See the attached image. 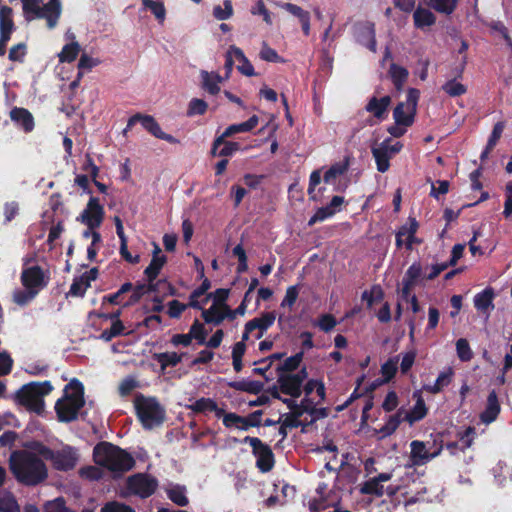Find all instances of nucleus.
I'll return each instance as SVG.
<instances>
[{
	"instance_id": "1",
	"label": "nucleus",
	"mask_w": 512,
	"mask_h": 512,
	"mask_svg": "<svg viewBox=\"0 0 512 512\" xmlns=\"http://www.w3.org/2000/svg\"><path fill=\"white\" fill-rule=\"evenodd\" d=\"M9 469L18 483L25 486H37L48 477L44 461L35 453L17 450L11 453Z\"/></svg>"
},
{
	"instance_id": "2",
	"label": "nucleus",
	"mask_w": 512,
	"mask_h": 512,
	"mask_svg": "<svg viewBox=\"0 0 512 512\" xmlns=\"http://www.w3.org/2000/svg\"><path fill=\"white\" fill-rule=\"evenodd\" d=\"M94 462L110 472L115 477H120L131 470L135 460L126 450L110 442H99L93 448Z\"/></svg>"
},
{
	"instance_id": "3",
	"label": "nucleus",
	"mask_w": 512,
	"mask_h": 512,
	"mask_svg": "<svg viewBox=\"0 0 512 512\" xmlns=\"http://www.w3.org/2000/svg\"><path fill=\"white\" fill-rule=\"evenodd\" d=\"M84 405V386L74 378L65 386L62 398L55 403L58 420L63 423L75 421Z\"/></svg>"
},
{
	"instance_id": "4",
	"label": "nucleus",
	"mask_w": 512,
	"mask_h": 512,
	"mask_svg": "<svg viewBox=\"0 0 512 512\" xmlns=\"http://www.w3.org/2000/svg\"><path fill=\"white\" fill-rule=\"evenodd\" d=\"M41 3L42 0H22L25 19L27 21L45 19L49 29L55 28L61 16V0H49L43 6Z\"/></svg>"
},
{
	"instance_id": "5",
	"label": "nucleus",
	"mask_w": 512,
	"mask_h": 512,
	"mask_svg": "<svg viewBox=\"0 0 512 512\" xmlns=\"http://www.w3.org/2000/svg\"><path fill=\"white\" fill-rule=\"evenodd\" d=\"M136 415L144 429L150 430L165 420V410L156 398L137 394L134 399Z\"/></svg>"
},
{
	"instance_id": "6",
	"label": "nucleus",
	"mask_w": 512,
	"mask_h": 512,
	"mask_svg": "<svg viewBox=\"0 0 512 512\" xmlns=\"http://www.w3.org/2000/svg\"><path fill=\"white\" fill-rule=\"evenodd\" d=\"M38 452L46 460L51 461L53 467L59 471L72 470L78 461L77 454L70 446L61 450H53L43 444H39Z\"/></svg>"
},
{
	"instance_id": "7",
	"label": "nucleus",
	"mask_w": 512,
	"mask_h": 512,
	"mask_svg": "<svg viewBox=\"0 0 512 512\" xmlns=\"http://www.w3.org/2000/svg\"><path fill=\"white\" fill-rule=\"evenodd\" d=\"M420 91L416 88H409L406 95V102H400L393 111L395 123L399 126L409 127L414 123Z\"/></svg>"
},
{
	"instance_id": "8",
	"label": "nucleus",
	"mask_w": 512,
	"mask_h": 512,
	"mask_svg": "<svg viewBox=\"0 0 512 512\" xmlns=\"http://www.w3.org/2000/svg\"><path fill=\"white\" fill-rule=\"evenodd\" d=\"M242 442L249 444L256 458V467L262 473L270 472L275 465V457L271 447L258 437L246 436Z\"/></svg>"
},
{
	"instance_id": "9",
	"label": "nucleus",
	"mask_w": 512,
	"mask_h": 512,
	"mask_svg": "<svg viewBox=\"0 0 512 512\" xmlns=\"http://www.w3.org/2000/svg\"><path fill=\"white\" fill-rule=\"evenodd\" d=\"M136 123H140L142 127L155 138L167 141L170 144L180 143L179 139L171 134L165 133L153 116L142 113H136L128 119L127 125L123 131L124 134L131 130Z\"/></svg>"
},
{
	"instance_id": "10",
	"label": "nucleus",
	"mask_w": 512,
	"mask_h": 512,
	"mask_svg": "<svg viewBox=\"0 0 512 512\" xmlns=\"http://www.w3.org/2000/svg\"><path fill=\"white\" fill-rule=\"evenodd\" d=\"M158 487L156 478L145 474L136 473L128 477L126 481V489L131 495L146 499L153 495Z\"/></svg>"
},
{
	"instance_id": "11",
	"label": "nucleus",
	"mask_w": 512,
	"mask_h": 512,
	"mask_svg": "<svg viewBox=\"0 0 512 512\" xmlns=\"http://www.w3.org/2000/svg\"><path fill=\"white\" fill-rule=\"evenodd\" d=\"M105 217L104 207L97 197L91 196L85 209L76 220L90 229H97L101 226Z\"/></svg>"
},
{
	"instance_id": "12",
	"label": "nucleus",
	"mask_w": 512,
	"mask_h": 512,
	"mask_svg": "<svg viewBox=\"0 0 512 512\" xmlns=\"http://www.w3.org/2000/svg\"><path fill=\"white\" fill-rule=\"evenodd\" d=\"M20 280L25 289H32L39 293L40 290L47 287L50 277L39 265H35L23 268Z\"/></svg>"
},
{
	"instance_id": "13",
	"label": "nucleus",
	"mask_w": 512,
	"mask_h": 512,
	"mask_svg": "<svg viewBox=\"0 0 512 512\" xmlns=\"http://www.w3.org/2000/svg\"><path fill=\"white\" fill-rule=\"evenodd\" d=\"M16 400L29 411L35 412L37 414H42L44 411V400L42 397L38 396L32 385H23L16 392Z\"/></svg>"
},
{
	"instance_id": "14",
	"label": "nucleus",
	"mask_w": 512,
	"mask_h": 512,
	"mask_svg": "<svg viewBox=\"0 0 512 512\" xmlns=\"http://www.w3.org/2000/svg\"><path fill=\"white\" fill-rule=\"evenodd\" d=\"M410 447V458L412 464L416 466H421L439 456L444 446L441 441L439 446L434 451H430V449L426 447V444L423 441L414 440L411 442Z\"/></svg>"
},
{
	"instance_id": "15",
	"label": "nucleus",
	"mask_w": 512,
	"mask_h": 512,
	"mask_svg": "<svg viewBox=\"0 0 512 512\" xmlns=\"http://www.w3.org/2000/svg\"><path fill=\"white\" fill-rule=\"evenodd\" d=\"M13 10L8 6H2L0 9V56L6 53V46L11 35L15 30V24L12 18Z\"/></svg>"
},
{
	"instance_id": "16",
	"label": "nucleus",
	"mask_w": 512,
	"mask_h": 512,
	"mask_svg": "<svg viewBox=\"0 0 512 512\" xmlns=\"http://www.w3.org/2000/svg\"><path fill=\"white\" fill-rule=\"evenodd\" d=\"M357 41L367 47L370 51L376 52L377 42L375 36V24L373 22H364L356 26Z\"/></svg>"
},
{
	"instance_id": "17",
	"label": "nucleus",
	"mask_w": 512,
	"mask_h": 512,
	"mask_svg": "<svg viewBox=\"0 0 512 512\" xmlns=\"http://www.w3.org/2000/svg\"><path fill=\"white\" fill-rule=\"evenodd\" d=\"M476 429L473 426H468L464 432L458 433L461 444L456 441L447 442L445 447L451 455H457L458 451L465 452L470 448L474 441Z\"/></svg>"
},
{
	"instance_id": "18",
	"label": "nucleus",
	"mask_w": 512,
	"mask_h": 512,
	"mask_svg": "<svg viewBox=\"0 0 512 512\" xmlns=\"http://www.w3.org/2000/svg\"><path fill=\"white\" fill-rule=\"evenodd\" d=\"M10 118L25 133H29L34 129V117L26 108L14 107L10 111Z\"/></svg>"
},
{
	"instance_id": "19",
	"label": "nucleus",
	"mask_w": 512,
	"mask_h": 512,
	"mask_svg": "<svg viewBox=\"0 0 512 512\" xmlns=\"http://www.w3.org/2000/svg\"><path fill=\"white\" fill-rule=\"evenodd\" d=\"M501 411V406L495 390H492L487 397L486 407L480 413L482 423L488 425L494 422Z\"/></svg>"
},
{
	"instance_id": "20",
	"label": "nucleus",
	"mask_w": 512,
	"mask_h": 512,
	"mask_svg": "<svg viewBox=\"0 0 512 512\" xmlns=\"http://www.w3.org/2000/svg\"><path fill=\"white\" fill-rule=\"evenodd\" d=\"M166 262L167 257L161 254L160 247L156 243H154L151 262L144 270V274L147 280L150 282L154 281L158 277L162 267L165 265Z\"/></svg>"
},
{
	"instance_id": "21",
	"label": "nucleus",
	"mask_w": 512,
	"mask_h": 512,
	"mask_svg": "<svg viewBox=\"0 0 512 512\" xmlns=\"http://www.w3.org/2000/svg\"><path fill=\"white\" fill-rule=\"evenodd\" d=\"M436 15L429 9L418 6L413 12V23L416 29L426 31L436 24Z\"/></svg>"
},
{
	"instance_id": "22",
	"label": "nucleus",
	"mask_w": 512,
	"mask_h": 512,
	"mask_svg": "<svg viewBox=\"0 0 512 512\" xmlns=\"http://www.w3.org/2000/svg\"><path fill=\"white\" fill-rule=\"evenodd\" d=\"M278 383L281 393L292 398H298L302 393V384L292 374H279Z\"/></svg>"
},
{
	"instance_id": "23",
	"label": "nucleus",
	"mask_w": 512,
	"mask_h": 512,
	"mask_svg": "<svg viewBox=\"0 0 512 512\" xmlns=\"http://www.w3.org/2000/svg\"><path fill=\"white\" fill-rule=\"evenodd\" d=\"M391 103V97L386 95L382 98L372 97L366 104V111L373 114L379 120L387 117V109Z\"/></svg>"
},
{
	"instance_id": "24",
	"label": "nucleus",
	"mask_w": 512,
	"mask_h": 512,
	"mask_svg": "<svg viewBox=\"0 0 512 512\" xmlns=\"http://www.w3.org/2000/svg\"><path fill=\"white\" fill-rule=\"evenodd\" d=\"M276 315L274 312H265L262 313L260 317L253 318L248 321V329L256 330L258 329V333L255 335L256 339H260L263 337L264 332L267 331L275 322Z\"/></svg>"
},
{
	"instance_id": "25",
	"label": "nucleus",
	"mask_w": 512,
	"mask_h": 512,
	"mask_svg": "<svg viewBox=\"0 0 512 512\" xmlns=\"http://www.w3.org/2000/svg\"><path fill=\"white\" fill-rule=\"evenodd\" d=\"M282 7L299 19L304 35L308 36L310 34V13L293 3H285Z\"/></svg>"
},
{
	"instance_id": "26",
	"label": "nucleus",
	"mask_w": 512,
	"mask_h": 512,
	"mask_svg": "<svg viewBox=\"0 0 512 512\" xmlns=\"http://www.w3.org/2000/svg\"><path fill=\"white\" fill-rule=\"evenodd\" d=\"M494 290L491 287H487L482 292L478 293L474 297V306L478 311L486 312L490 308H494Z\"/></svg>"
},
{
	"instance_id": "27",
	"label": "nucleus",
	"mask_w": 512,
	"mask_h": 512,
	"mask_svg": "<svg viewBox=\"0 0 512 512\" xmlns=\"http://www.w3.org/2000/svg\"><path fill=\"white\" fill-rule=\"evenodd\" d=\"M388 74L396 90H402L409 76L408 70L396 63H391Z\"/></svg>"
},
{
	"instance_id": "28",
	"label": "nucleus",
	"mask_w": 512,
	"mask_h": 512,
	"mask_svg": "<svg viewBox=\"0 0 512 512\" xmlns=\"http://www.w3.org/2000/svg\"><path fill=\"white\" fill-rule=\"evenodd\" d=\"M229 386L236 391L247 392L255 395L261 393L264 388V384L262 382L247 379L230 382Z\"/></svg>"
},
{
	"instance_id": "29",
	"label": "nucleus",
	"mask_w": 512,
	"mask_h": 512,
	"mask_svg": "<svg viewBox=\"0 0 512 512\" xmlns=\"http://www.w3.org/2000/svg\"><path fill=\"white\" fill-rule=\"evenodd\" d=\"M232 52H234L235 59L239 62L237 70L244 76L252 77L255 76V70L249 59L245 56L242 49L232 45Z\"/></svg>"
},
{
	"instance_id": "30",
	"label": "nucleus",
	"mask_w": 512,
	"mask_h": 512,
	"mask_svg": "<svg viewBox=\"0 0 512 512\" xmlns=\"http://www.w3.org/2000/svg\"><path fill=\"white\" fill-rule=\"evenodd\" d=\"M215 310V307H210L207 310H203L202 317L206 323H212L214 325H220L224 319H228L230 321L234 320L236 318V312L235 310H232L228 305H224L223 308H221L222 313H218L217 318H210L208 314H211Z\"/></svg>"
},
{
	"instance_id": "31",
	"label": "nucleus",
	"mask_w": 512,
	"mask_h": 512,
	"mask_svg": "<svg viewBox=\"0 0 512 512\" xmlns=\"http://www.w3.org/2000/svg\"><path fill=\"white\" fill-rule=\"evenodd\" d=\"M371 152L375 159L377 170L381 173L386 172L390 168V159L392 157L390 153L386 152V146L372 147Z\"/></svg>"
},
{
	"instance_id": "32",
	"label": "nucleus",
	"mask_w": 512,
	"mask_h": 512,
	"mask_svg": "<svg viewBox=\"0 0 512 512\" xmlns=\"http://www.w3.org/2000/svg\"><path fill=\"white\" fill-rule=\"evenodd\" d=\"M185 355V353L178 354L176 352H162L155 353L153 358L160 364L161 370L164 371L167 367L177 366Z\"/></svg>"
},
{
	"instance_id": "33",
	"label": "nucleus",
	"mask_w": 512,
	"mask_h": 512,
	"mask_svg": "<svg viewBox=\"0 0 512 512\" xmlns=\"http://www.w3.org/2000/svg\"><path fill=\"white\" fill-rule=\"evenodd\" d=\"M223 80L224 78L217 73L202 72V87L211 95H216L220 92L219 84Z\"/></svg>"
},
{
	"instance_id": "34",
	"label": "nucleus",
	"mask_w": 512,
	"mask_h": 512,
	"mask_svg": "<svg viewBox=\"0 0 512 512\" xmlns=\"http://www.w3.org/2000/svg\"><path fill=\"white\" fill-rule=\"evenodd\" d=\"M427 413L428 409L424 399L419 395L411 411L405 413L404 419L410 424H413L425 418Z\"/></svg>"
},
{
	"instance_id": "35",
	"label": "nucleus",
	"mask_w": 512,
	"mask_h": 512,
	"mask_svg": "<svg viewBox=\"0 0 512 512\" xmlns=\"http://www.w3.org/2000/svg\"><path fill=\"white\" fill-rule=\"evenodd\" d=\"M403 410H398L395 414L390 415L386 421V423L378 430V433L381 434V437H387L392 435L402 421H404Z\"/></svg>"
},
{
	"instance_id": "36",
	"label": "nucleus",
	"mask_w": 512,
	"mask_h": 512,
	"mask_svg": "<svg viewBox=\"0 0 512 512\" xmlns=\"http://www.w3.org/2000/svg\"><path fill=\"white\" fill-rule=\"evenodd\" d=\"M453 375V369L448 368L447 371H443L438 375L433 385L425 386L424 389L431 394H438L451 383Z\"/></svg>"
},
{
	"instance_id": "37",
	"label": "nucleus",
	"mask_w": 512,
	"mask_h": 512,
	"mask_svg": "<svg viewBox=\"0 0 512 512\" xmlns=\"http://www.w3.org/2000/svg\"><path fill=\"white\" fill-rule=\"evenodd\" d=\"M259 122V118L257 115H252L247 121L238 123V124H232L228 126L225 129V136H233L237 133H245L250 132L253 130Z\"/></svg>"
},
{
	"instance_id": "38",
	"label": "nucleus",
	"mask_w": 512,
	"mask_h": 512,
	"mask_svg": "<svg viewBox=\"0 0 512 512\" xmlns=\"http://www.w3.org/2000/svg\"><path fill=\"white\" fill-rule=\"evenodd\" d=\"M428 7L438 13L451 15L457 8L458 0H424Z\"/></svg>"
},
{
	"instance_id": "39",
	"label": "nucleus",
	"mask_w": 512,
	"mask_h": 512,
	"mask_svg": "<svg viewBox=\"0 0 512 512\" xmlns=\"http://www.w3.org/2000/svg\"><path fill=\"white\" fill-rule=\"evenodd\" d=\"M348 169L349 158L347 157L341 162L332 164L330 168L325 172L323 180L325 183H333L338 176L345 174Z\"/></svg>"
},
{
	"instance_id": "40",
	"label": "nucleus",
	"mask_w": 512,
	"mask_h": 512,
	"mask_svg": "<svg viewBox=\"0 0 512 512\" xmlns=\"http://www.w3.org/2000/svg\"><path fill=\"white\" fill-rule=\"evenodd\" d=\"M211 287V282L208 278H204L201 285L194 289L189 295V307L197 310H205L202 304L199 302V298L204 295Z\"/></svg>"
},
{
	"instance_id": "41",
	"label": "nucleus",
	"mask_w": 512,
	"mask_h": 512,
	"mask_svg": "<svg viewBox=\"0 0 512 512\" xmlns=\"http://www.w3.org/2000/svg\"><path fill=\"white\" fill-rule=\"evenodd\" d=\"M384 296L382 287L379 284H374L370 290L363 291L361 299L366 302L367 308L371 309L375 303L381 302Z\"/></svg>"
},
{
	"instance_id": "42",
	"label": "nucleus",
	"mask_w": 512,
	"mask_h": 512,
	"mask_svg": "<svg viewBox=\"0 0 512 512\" xmlns=\"http://www.w3.org/2000/svg\"><path fill=\"white\" fill-rule=\"evenodd\" d=\"M303 404H304V407H302L303 414L308 413L311 416H313V418L309 421V424H313L318 419L328 417V409L325 407L317 408L315 406L313 400H311L310 398L305 397L303 399Z\"/></svg>"
},
{
	"instance_id": "43",
	"label": "nucleus",
	"mask_w": 512,
	"mask_h": 512,
	"mask_svg": "<svg viewBox=\"0 0 512 512\" xmlns=\"http://www.w3.org/2000/svg\"><path fill=\"white\" fill-rule=\"evenodd\" d=\"M304 352L300 351L288 357L281 365L277 367L279 374H292L291 372L297 370L303 360Z\"/></svg>"
},
{
	"instance_id": "44",
	"label": "nucleus",
	"mask_w": 512,
	"mask_h": 512,
	"mask_svg": "<svg viewBox=\"0 0 512 512\" xmlns=\"http://www.w3.org/2000/svg\"><path fill=\"white\" fill-rule=\"evenodd\" d=\"M167 497L176 505L185 507L189 504L185 486L175 485L167 490Z\"/></svg>"
},
{
	"instance_id": "45",
	"label": "nucleus",
	"mask_w": 512,
	"mask_h": 512,
	"mask_svg": "<svg viewBox=\"0 0 512 512\" xmlns=\"http://www.w3.org/2000/svg\"><path fill=\"white\" fill-rule=\"evenodd\" d=\"M80 45L78 42L73 41L71 43H68L64 45L61 52L58 54L59 62L60 63H71L74 60H76L79 52H80Z\"/></svg>"
},
{
	"instance_id": "46",
	"label": "nucleus",
	"mask_w": 512,
	"mask_h": 512,
	"mask_svg": "<svg viewBox=\"0 0 512 512\" xmlns=\"http://www.w3.org/2000/svg\"><path fill=\"white\" fill-rule=\"evenodd\" d=\"M363 495H373L376 497H382L385 493L384 487L374 477L365 481L359 489Z\"/></svg>"
},
{
	"instance_id": "47",
	"label": "nucleus",
	"mask_w": 512,
	"mask_h": 512,
	"mask_svg": "<svg viewBox=\"0 0 512 512\" xmlns=\"http://www.w3.org/2000/svg\"><path fill=\"white\" fill-rule=\"evenodd\" d=\"M194 413H206L216 410V402L211 398H199L194 403L187 406Z\"/></svg>"
},
{
	"instance_id": "48",
	"label": "nucleus",
	"mask_w": 512,
	"mask_h": 512,
	"mask_svg": "<svg viewBox=\"0 0 512 512\" xmlns=\"http://www.w3.org/2000/svg\"><path fill=\"white\" fill-rule=\"evenodd\" d=\"M142 4L149 9L159 23H163L166 17V9L164 3L154 0H142Z\"/></svg>"
},
{
	"instance_id": "49",
	"label": "nucleus",
	"mask_w": 512,
	"mask_h": 512,
	"mask_svg": "<svg viewBox=\"0 0 512 512\" xmlns=\"http://www.w3.org/2000/svg\"><path fill=\"white\" fill-rule=\"evenodd\" d=\"M246 344L236 342L232 348V365L235 372L239 373L243 369V356L246 352Z\"/></svg>"
},
{
	"instance_id": "50",
	"label": "nucleus",
	"mask_w": 512,
	"mask_h": 512,
	"mask_svg": "<svg viewBox=\"0 0 512 512\" xmlns=\"http://www.w3.org/2000/svg\"><path fill=\"white\" fill-rule=\"evenodd\" d=\"M89 283L85 282V280L79 276L73 279V282L70 286L69 291L66 293V298L68 297H84L87 289L89 288Z\"/></svg>"
},
{
	"instance_id": "51",
	"label": "nucleus",
	"mask_w": 512,
	"mask_h": 512,
	"mask_svg": "<svg viewBox=\"0 0 512 512\" xmlns=\"http://www.w3.org/2000/svg\"><path fill=\"white\" fill-rule=\"evenodd\" d=\"M125 326L121 320H116L112 322V325L109 329H105L100 334V339L109 342L113 338L118 337L124 333Z\"/></svg>"
},
{
	"instance_id": "52",
	"label": "nucleus",
	"mask_w": 512,
	"mask_h": 512,
	"mask_svg": "<svg viewBox=\"0 0 512 512\" xmlns=\"http://www.w3.org/2000/svg\"><path fill=\"white\" fill-rule=\"evenodd\" d=\"M397 364H398V357L389 358L385 363L381 366V374H382V381L388 383L390 382L397 373Z\"/></svg>"
},
{
	"instance_id": "53",
	"label": "nucleus",
	"mask_w": 512,
	"mask_h": 512,
	"mask_svg": "<svg viewBox=\"0 0 512 512\" xmlns=\"http://www.w3.org/2000/svg\"><path fill=\"white\" fill-rule=\"evenodd\" d=\"M442 90L450 97H458L467 92V87L454 78L443 84Z\"/></svg>"
},
{
	"instance_id": "54",
	"label": "nucleus",
	"mask_w": 512,
	"mask_h": 512,
	"mask_svg": "<svg viewBox=\"0 0 512 512\" xmlns=\"http://www.w3.org/2000/svg\"><path fill=\"white\" fill-rule=\"evenodd\" d=\"M189 335L191 339H195L199 345L206 343L207 331L202 323L196 319L190 327Z\"/></svg>"
},
{
	"instance_id": "55",
	"label": "nucleus",
	"mask_w": 512,
	"mask_h": 512,
	"mask_svg": "<svg viewBox=\"0 0 512 512\" xmlns=\"http://www.w3.org/2000/svg\"><path fill=\"white\" fill-rule=\"evenodd\" d=\"M0 511L1 512H20V507L11 493L0 495Z\"/></svg>"
},
{
	"instance_id": "56",
	"label": "nucleus",
	"mask_w": 512,
	"mask_h": 512,
	"mask_svg": "<svg viewBox=\"0 0 512 512\" xmlns=\"http://www.w3.org/2000/svg\"><path fill=\"white\" fill-rule=\"evenodd\" d=\"M418 229V221L415 218H411V230L410 232L408 231V238L405 239V243L403 245L405 246L406 250L412 251L414 244L420 245L422 243V239L416 236Z\"/></svg>"
},
{
	"instance_id": "57",
	"label": "nucleus",
	"mask_w": 512,
	"mask_h": 512,
	"mask_svg": "<svg viewBox=\"0 0 512 512\" xmlns=\"http://www.w3.org/2000/svg\"><path fill=\"white\" fill-rule=\"evenodd\" d=\"M456 351L458 358L467 362L473 358V352L470 348L469 342L465 338H460L456 342Z\"/></svg>"
},
{
	"instance_id": "58",
	"label": "nucleus",
	"mask_w": 512,
	"mask_h": 512,
	"mask_svg": "<svg viewBox=\"0 0 512 512\" xmlns=\"http://www.w3.org/2000/svg\"><path fill=\"white\" fill-rule=\"evenodd\" d=\"M208 109V104L203 99L192 98L188 104L187 115H204Z\"/></svg>"
},
{
	"instance_id": "59",
	"label": "nucleus",
	"mask_w": 512,
	"mask_h": 512,
	"mask_svg": "<svg viewBox=\"0 0 512 512\" xmlns=\"http://www.w3.org/2000/svg\"><path fill=\"white\" fill-rule=\"evenodd\" d=\"M44 512H75L66 506V501L63 497H57L54 500L47 501L44 505Z\"/></svg>"
},
{
	"instance_id": "60",
	"label": "nucleus",
	"mask_w": 512,
	"mask_h": 512,
	"mask_svg": "<svg viewBox=\"0 0 512 512\" xmlns=\"http://www.w3.org/2000/svg\"><path fill=\"white\" fill-rule=\"evenodd\" d=\"M259 57H260V59L267 61V62H272V63H283L284 62V59L281 56H279L277 51L275 49L269 47L268 44L265 42L262 45V48L259 53Z\"/></svg>"
},
{
	"instance_id": "61",
	"label": "nucleus",
	"mask_w": 512,
	"mask_h": 512,
	"mask_svg": "<svg viewBox=\"0 0 512 512\" xmlns=\"http://www.w3.org/2000/svg\"><path fill=\"white\" fill-rule=\"evenodd\" d=\"M223 6L224 8L220 5L213 8V16L217 20H227L233 15V5L231 0H224Z\"/></svg>"
},
{
	"instance_id": "62",
	"label": "nucleus",
	"mask_w": 512,
	"mask_h": 512,
	"mask_svg": "<svg viewBox=\"0 0 512 512\" xmlns=\"http://www.w3.org/2000/svg\"><path fill=\"white\" fill-rule=\"evenodd\" d=\"M336 213V209H330V207L323 206L317 209L315 214L309 219L308 225L313 226L317 222H322L330 217H332Z\"/></svg>"
},
{
	"instance_id": "63",
	"label": "nucleus",
	"mask_w": 512,
	"mask_h": 512,
	"mask_svg": "<svg viewBox=\"0 0 512 512\" xmlns=\"http://www.w3.org/2000/svg\"><path fill=\"white\" fill-rule=\"evenodd\" d=\"M145 294H147L145 284L139 283V284L133 286L132 293H131L130 297L128 298V300L126 302L123 303V308H128L130 306L135 305L136 303H138L141 300V298Z\"/></svg>"
},
{
	"instance_id": "64",
	"label": "nucleus",
	"mask_w": 512,
	"mask_h": 512,
	"mask_svg": "<svg viewBox=\"0 0 512 512\" xmlns=\"http://www.w3.org/2000/svg\"><path fill=\"white\" fill-rule=\"evenodd\" d=\"M101 512H135V510L131 506L124 503L112 501L106 503L102 507Z\"/></svg>"
}]
</instances>
